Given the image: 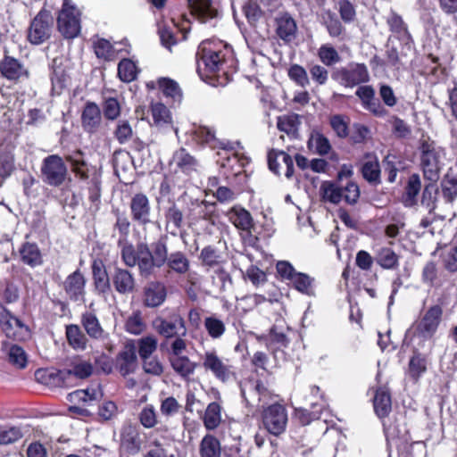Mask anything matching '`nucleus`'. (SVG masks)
I'll return each mask as SVG.
<instances>
[{
    "label": "nucleus",
    "instance_id": "36",
    "mask_svg": "<svg viewBox=\"0 0 457 457\" xmlns=\"http://www.w3.org/2000/svg\"><path fill=\"white\" fill-rule=\"evenodd\" d=\"M290 282L298 292L308 296L315 295V279L308 274L297 272Z\"/></svg>",
    "mask_w": 457,
    "mask_h": 457
},
{
    "label": "nucleus",
    "instance_id": "11",
    "mask_svg": "<svg viewBox=\"0 0 457 457\" xmlns=\"http://www.w3.org/2000/svg\"><path fill=\"white\" fill-rule=\"evenodd\" d=\"M0 76L11 82L19 83L29 78V71L25 63L4 50L0 60Z\"/></svg>",
    "mask_w": 457,
    "mask_h": 457
},
{
    "label": "nucleus",
    "instance_id": "50",
    "mask_svg": "<svg viewBox=\"0 0 457 457\" xmlns=\"http://www.w3.org/2000/svg\"><path fill=\"white\" fill-rule=\"evenodd\" d=\"M443 197L452 204L457 197V178L446 175L441 181Z\"/></svg>",
    "mask_w": 457,
    "mask_h": 457
},
{
    "label": "nucleus",
    "instance_id": "23",
    "mask_svg": "<svg viewBox=\"0 0 457 457\" xmlns=\"http://www.w3.org/2000/svg\"><path fill=\"white\" fill-rule=\"evenodd\" d=\"M187 329L181 318H173V356L189 355L193 350L190 343L182 339L180 337L185 336Z\"/></svg>",
    "mask_w": 457,
    "mask_h": 457
},
{
    "label": "nucleus",
    "instance_id": "31",
    "mask_svg": "<svg viewBox=\"0 0 457 457\" xmlns=\"http://www.w3.org/2000/svg\"><path fill=\"white\" fill-rule=\"evenodd\" d=\"M373 406L376 414L379 418H385L390 413L392 410V401L387 388L383 386L376 390Z\"/></svg>",
    "mask_w": 457,
    "mask_h": 457
},
{
    "label": "nucleus",
    "instance_id": "57",
    "mask_svg": "<svg viewBox=\"0 0 457 457\" xmlns=\"http://www.w3.org/2000/svg\"><path fill=\"white\" fill-rule=\"evenodd\" d=\"M220 254L212 245L204 247L200 253V260L204 266L213 267L220 263Z\"/></svg>",
    "mask_w": 457,
    "mask_h": 457
},
{
    "label": "nucleus",
    "instance_id": "33",
    "mask_svg": "<svg viewBox=\"0 0 457 457\" xmlns=\"http://www.w3.org/2000/svg\"><path fill=\"white\" fill-rule=\"evenodd\" d=\"M92 48L97 59L104 62L114 61L117 57L113 45L104 37H98L92 43Z\"/></svg>",
    "mask_w": 457,
    "mask_h": 457
},
{
    "label": "nucleus",
    "instance_id": "8",
    "mask_svg": "<svg viewBox=\"0 0 457 457\" xmlns=\"http://www.w3.org/2000/svg\"><path fill=\"white\" fill-rule=\"evenodd\" d=\"M332 79L345 87L353 88L369 81L368 68L363 63L350 62L333 71Z\"/></svg>",
    "mask_w": 457,
    "mask_h": 457
},
{
    "label": "nucleus",
    "instance_id": "46",
    "mask_svg": "<svg viewBox=\"0 0 457 457\" xmlns=\"http://www.w3.org/2000/svg\"><path fill=\"white\" fill-rule=\"evenodd\" d=\"M151 113L154 123L156 126H162L170 122L171 117L169 108L161 102L152 103Z\"/></svg>",
    "mask_w": 457,
    "mask_h": 457
},
{
    "label": "nucleus",
    "instance_id": "9",
    "mask_svg": "<svg viewBox=\"0 0 457 457\" xmlns=\"http://www.w3.org/2000/svg\"><path fill=\"white\" fill-rule=\"evenodd\" d=\"M86 287L87 278L79 269L66 276L61 284L66 300L78 304H83L86 302Z\"/></svg>",
    "mask_w": 457,
    "mask_h": 457
},
{
    "label": "nucleus",
    "instance_id": "2",
    "mask_svg": "<svg viewBox=\"0 0 457 457\" xmlns=\"http://www.w3.org/2000/svg\"><path fill=\"white\" fill-rule=\"evenodd\" d=\"M231 54V48L221 42L218 46L212 45L211 42H202L197 53V55L200 56L198 71H201L203 65L204 71L210 74L223 71L227 59L230 57Z\"/></svg>",
    "mask_w": 457,
    "mask_h": 457
},
{
    "label": "nucleus",
    "instance_id": "55",
    "mask_svg": "<svg viewBox=\"0 0 457 457\" xmlns=\"http://www.w3.org/2000/svg\"><path fill=\"white\" fill-rule=\"evenodd\" d=\"M156 26L162 46L171 51V29L169 21L162 18L157 21Z\"/></svg>",
    "mask_w": 457,
    "mask_h": 457
},
{
    "label": "nucleus",
    "instance_id": "27",
    "mask_svg": "<svg viewBox=\"0 0 457 457\" xmlns=\"http://www.w3.org/2000/svg\"><path fill=\"white\" fill-rule=\"evenodd\" d=\"M421 179L419 174L413 173L408 178L402 203L405 207H414L418 204V196L421 190Z\"/></svg>",
    "mask_w": 457,
    "mask_h": 457
},
{
    "label": "nucleus",
    "instance_id": "32",
    "mask_svg": "<svg viewBox=\"0 0 457 457\" xmlns=\"http://www.w3.org/2000/svg\"><path fill=\"white\" fill-rule=\"evenodd\" d=\"M65 337L69 345L74 350L83 351L87 348L88 339L77 324L65 326Z\"/></svg>",
    "mask_w": 457,
    "mask_h": 457
},
{
    "label": "nucleus",
    "instance_id": "40",
    "mask_svg": "<svg viewBox=\"0 0 457 457\" xmlns=\"http://www.w3.org/2000/svg\"><path fill=\"white\" fill-rule=\"evenodd\" d=\"M199 452L201 457H220V441L212 435H206L200 443Z\"/></svg>",
    "mask_w": 457,
    "mask_h": 457
},
{
    "label": "nucleus",
    "instance_id": "38",
    "mask_svg": "<svg viewBox=\"0 0 457 457\" xmlns=\"http://www.w3.org/2000/svg\"><path fill=\"white\" fill-rule=\"evenodd\" d=\"M387 23L390 29L395 33L397 37L404 44H408L411 40V37L408 31L407 25L403 21L402 17L395 12H392L387 19Z\"/></svg>",
    "mask_w": 457,
    "mask_h": 457
},
{
    "label": "nucleus",
    "instance_id": "16",
    "mask_svg": "<svg viewBox=\"0 0 457 457\" xmlns=\"http://www.w3.org/2000/svg\"><path fill=\"white\" fill-rule=\"evenodd\" d=\"M130 216L133 222L144 226L150 222L151 204L144 193L135 194L129 203Z\"/></svg>",
    "mask_w": 457,
    "mask_h": 457
},
{
    "label": "nucleus",
    "instance_id": "52",
    "mask_svg": "<svg viewBox=\"0 0 457 457\" xmlns=\"http://www.w3.org/2000/svg\"><path fill=\"white\" fill-rule=\"evenodd\" d=\"M15 170V157L12 152L0 153V178H9Z\"/></svg>",
    "mask_w": 457,
    "mask_h": 457
},
{
    "label": "nucleus",
    "instance_id": "41",
    "mask_svg": "<svg viewBox=\"0 0 457 457\" xmlns=\"http://www.w3.org/2000/svg\"><path fill=\"white\" fill-rule=\"evenodd\" d=\"M221 407L216 403L212 402L208 404L204 415V424L208 430L215 429L221 421Z\"/></svg>",
    "mask_w": 457,
    "mask_h": 457
},
{
    "label": "nucleus",
    "instance_id": "42",
    "mask_svg": "<svg viewBox=\"0 0 457 457\" xmlns=\"http://www.w3.org/2000/svg\"><path fill=\"white\" fill-rule=\"evenodd\" d=\"M102 394L96 389L76 390L69 394V400L73 403H82L83 406L89 405L96 401Z\"/></svg>",
    "mask_w": 457,
    "mask_h": 457
},
{
    "label": "nucleus",
    "instance_id": "39",
    "mask_svg": "<svg viewBox=\"0 0 457 457\" xmlns=\"http://www.w3.org/2000/svg\"><path fill=\"white\" fill-rule=\"evenodd\" d=\"M137 67L136 63L129 58H123L118 63L117 74L119 79L125 83H129L137 79Z\"/></svg>",
    "mask_w": 457,
    "mask_h": 457
},
{
    "label": "nucleus",
    "instance_id": "1",
    "mask_svg": "<svg viewBox=\"0 0 457 457\" xmlns=\"http://www.w3.org/2000/svg\"><path fill=\"white\" fill-rule=\"evenodd\" d=\"M113 213L116 216L113 228L120 235L117 245L120 248L122 261L129 267L137 265L140 275L148 278L154 272L155 268H161L168 261L167 237H160L150 247L144 243L137 244V247H134L127 241L130 221L120 213L119 209L113 211Z\"/></svg>",
    "mask_w": 457,
    "mask_h": 457
},
{
    "label": "nucleus",
    "instance_id": "17",
    "mask_svg": "<svg viewBox=\"0 0 457 457\" xmlns=\"http://www.w3.org/2000/svg\"><path fill=\"white\" fill-rule=\"evenodd\" d=\"M65 62L62 57H55L52 61L50 74L52 90L57 94H61L67 88L71 81L69 69Z\"/></svg>",
    "mask_w": 457,
    "mask_h": 457
},
{
    "label": "nucleus",
    "instance_id": "15",
    "mask_svg": "<svg viewBox=\"0 0 457 457\" xmlns=\"http://www.w3.org/2000/svg\"><path fill=\"white\" fill-rule=\"evenodd\" d=\"M203 366L223 383L228 381L234 375L231 366L220 358L214 351H208L204 353L203 357Z\"/></svg>",
    "mask_w": 457,
    "mask_h": 457
},
{
    "label": "nucleus",
    "instance_id": "26",
    "mask_svg": "<svg viewBox=\"0 0 457 457\" xmlns=\"http://www.w3.org/2000/svg\"><path fill=\"white\" fill-rule=\"evenodd\" d=\"M443 309L436 304L431 306L419 324V329L427 337H431L436 331L441 321Z\"/></svg>",
    "mask_w": 457,
    "mask_h": 457
},
{
    "label": "nucleus",
    "instance_id": "24",
    "mask_svg": "<svg viewBox=\"0 0 457 457\" xmlns=\"http://www.w3.org/2000/svg\"><path fill=\"white\" fill-rule=\"evenodd\" d=\"M93 284L99 295H105L111 291V278L102 260L96 259L91 264Z\"/></svg>",
    "mask_w": 457,
    "mask_h": 457
},
{
    "label": "nucleus",
    "instance_id": "34",
    "mask_svg": "<svg viewBox=\"0 0 457 457\" xmlns=\"http://www.w3.org/2000/svg\"><path fill=\"white\" fill-rule=\"evenodd\" d=\"M3 347L8 348L7 360L9 363L19 370H23L27 367L28 355L21 346L4 342Z\"/></svg>",
    "mask_w": 457,
    "mask_h": 457
},
{
    "label": "nucleus",
    "instance_id": "20",
    "mask_svg": "<svg viewBox=\"0 0 457 457\" xmlns=\"http://www.w3.org/2000/svg\"><path fill=\"white\" fill-rule=\"evenodd\" d=\"M112 284L120 295L132 294L136 289V280L133 274L120 267H115L111 277Z\"/></svg>",
    "mask_w": 457,
    "mask_h": 457
},
{
    "label": "nucleus",
    "instance_id": "54",
    "mask_svg": "<svg viewBox=\"0 0 457 457\" xmlns=\"http://www.w3.org/2000/svg\"><path fill=\"white\" fill-rule=\"evenodd\" d=\"M121 108L116 97H107L103 103V112L106 120H115L120 115Z\"/></svg>",
    "mask_w": 457,
    "mask_h": 457
},
{
    "label": "nucleus",
    "instance_id": "12",
    "mask_svg": "<svg viewBox=\"0 0 457 457\" xmlns=\"http://www.w3.org/2000/svg\"><path fill=\"white\" fill-rule=\"evenodd\" d=\"M0 326L5 336L13 341H23L25 339L23 332L28 334L29 328L21 319L13 315L0 302Z\"/></svg>",
    "mask_w": 457,
    "mask_h": 457
},
{
    "label": "nucleus",
    "instance_id": "43",
    "mask_svg": "<svg viewBox=\"0 0 457 457\" xmlns=\"http://www.w3.org/2000/svg\"><path fill=\"white\" fill-rule=\"evenodd\" d=\"M88 200L91 203L89 211L96 214L100 210L101 204V181L97 178H93L88 183Z\"/></svg>",
    "mask_w": 457,
    "mask_h": 457
},
{
    "label": "nucleus",
    "instance_id": "64",
    "mask_svg": "<svg viewBox=\"0 0 457 457\" xmlns=\"http://www.w3.org/2000/svg\"><path fill=\"white\" fill-rule=\"evenodd\" d=\"M444 267L449 272L457 271V246L450 247L442 254Z\"/></svg>",
    "mask_w": 457,
    "mask_h": 457
},
{
    "label": "nucleus",
    "instance_id": "19",
    "mask_svg": "<svg viewBox=\"0 0 457 457\" xmlns=\"http://www.w3.org/2000/svg\"><path fill=\"white\" fill-rule=\"evenodd\" d=\"M137 364L136 347L133 344H127L115 358V366L122 377H126L136 370Z\"/></svg>",
    "mask_w": 457,
    "mask_h": 457
},
{
    "label": "nucleus",
    "instance_id": "30",
    "mask_svg": "<svg viewBox=\"0 0 457 457\" xmlns=\"http://www.w3.org/2000/svg\"><path fill=\"white\" fill-rule=\"evenodd\" d=\"M80 322L90 338L99 340L105 337V332L94 312H86L82 313Z\"/></svg>",
    "mask_w": 457,
    "mask_h": 457
},
{
    "label": "nucleus",
    "instance_id": "18",
    "mask_svg": "<svg viewBox=\"0 0 457 457\" xmlns=\"http://www.w3.org/2000/svg\"><path fill=\"white\" fill-rule=\"evenodd\" d=\"M35 378L39 383L50 387L67 386V379H70V371L54 368L38 369L35 372Z\"/></svg>",
    "mask_w": 457,
    "mask_h": 457
},
{
    "label": "nucleus",
    "instance_id": "51",
    "mask_svg": "<svg viewBox=\"0 0 457 457\" xmlns=\"http://www.w3.org/2000/svg\"><path fill=\"white\" fill-rule=\"evenodd\" d=\"M318 56L326 66H332L340 62L341 57L337 51L330 45H322L318 50Z\"/></svg>",
    "mask_w": 457,
    "mask_h": 457
},
{
    "label": "nucleus",
    "instance_id": "22",
    "mask_svg": "<svg viewBox=\"0 0 457 457\" xmlns=\"http://www.w3.org/2000/svg\"><path fill=\"white\" fill-rule=\"evenodd\" d=\"M102 122L101 110L94 102H87L81 113V125L85 132L96 133Z\"/></svg>",
    "mask_w": 457,
    "mask_h": 457
},
{
    "label": "nucleus",
    "instance_id": "6",
    "mask_svg": "<svg viewBox=\"0 0 457 457\" xmlns=\"http://www.w3.org/2000/svg\"><path fill=\"white\" fill-rule=\"evenodd\" d=\"M40 176L42 181L47 186L59 187L67 179V165L60 155L50 154L42 161Z\"/></svg>",
    "mask_w": 457,
    "mask_h": 457
},
{
    "label": "nucleus",
    "instance_id": "14",
    "mask_svg": "<svg viewBox=\"0 0 457 457\" xmlns=\"http://www.w3.org/2000/svg\"><path fill=\"white\" fill-rule=\"evenodd\" d=\"M142 443L137 425L128 423L121 427L119 446L120 454L128 456L137 455L141 451Z\"/></svg>",
    "mask_w": 457,
    "mask_h": 457
},
{
    "label": "nucleus",
    "instance_id": "45",
    "mask_svg": "<svg viewBox=\"0 0 457 457\" xmlns=\"http://www.w3.org/2000/svg\"><path fill=\"white\" fill-rule=\"evenodd\" d=\"M375 259L378 264L386 270L395 269L398 265V256L387 247L380 248L377 252Z\"/></svg>",
    "mask_w": 457,
    "mask_h": 457
},
{
    "label": "nucleus",
    "instance_id": "29",
    "mask_svg": "<svg viewBox=\"0 0 457 457\" xmlns=\"http://www.w3.org/2000/svg\"><path fill=\"white\" fill-rule=\"evenodd\" d=\"M166 288L160 282H151L144 289V304L146 307H157L166 298Z\"/></svg>",
    "mask_w": 457,
    "mask_h": 457
},
{
    "label": "nucleus",
    "instance_id": "59",
    "mask_svg": "<svg viewBox=\"0 0 457 457\" xmlns=\"http://www.w3.org/2000/svg\"><path fill=\"white\" fill-rule=\"evenodd\" d=\"M176 160L178 167L187 173L195 170V167L196 166L195 159L189 154L186 153L184 148H181L176 153Z\"/></svg>",
    "mask_w": 457,
    "mask_h": 457
},
{
    "label": "nucleus",
    "instance_id": "58",
    "mask_svg": "<svg viewBox=\"0 0 457 457\" xmlns=\"http://www.w3.org/2000/svg\"><path fill=\"white\" fill-rule=\"evenodd\" d=\"M157 348V340L153 337H145L138 340V354L141 360L152 356Z\"/></svg>",
    "mask_w": 457,
    "mask_h": 457
},
{
    "label": "nucleus",
    "instance_id": "53",
    "mask_svg": "<svg viewBox=\"0 0 457 457\" xmlns=\"http://www.w3.org/2000/svg\"><path fill=\"white\" fill-rule=\"evenodd\" d=\"M323 23L326 26L329 36L332 37H339L344 31V27L341 21L338 20L337 15L331 12H327L323 16Z\"/></svg>",
    "mask_w": 457,
    "mask_h": 457
},
{
    "label": "nucleus",
    "instance_id": "4",
    "mask_svg": "<svg viewBox=\"0 0 457 457\" xmlns=\"http://www.w3.org/2000/svg\"><path fill=\"white\" fill-rule=\"evenodd\" d=\"M321 200L325 203L338 204L344 200L347 204L353 205L360 198V188L354 182H348L341 187L333 181H323L320 187Z\"/></svg>",
    "mask_w": 457,
    "mask_h": 457
},
{
    "label": "nucleus",
    "instance_id": "48",
    "mask_svg": "<svg viewBox=\"0 0 457 457\" xmlns=\"http://www.w3.org/2000/svg\"><path fill=\"white\" fill-rule=\"evenodd\" d=\"M300 125L301 116L298 114H291L283 118L279 117L278 120V129L287 135H295Z\"/></svg>",
    "mask_w": 457,
    "mask_h": 457
},
{
    "label": "nucleus",
    "instance_id": "21",
    "mask_svg": "<svg viewBox=\"0 0 457 457\" xmlns=\"http://www.w3.org/2000/svg\"><path fill=\"white\" fill-rule=\"evenodd\" d=\"M269 169L276 175H280L279 169L285 166V176L291 179L294 174V162L292 157L284 151L271 149L268 153Z\"/></svg>",
    "mask_w": 457,
    "mask_h": 457
},
{
    "label": "nucleus",
    "instance_id": "25",
    "mask_svg": "<svg viewBox=\"0 0 457 457\" xmlns=\"http://www.w3.org/2000/svg\"><path fill=\"white\" fill-rule=\"evenodd\" d=\"M19 255L21 262L30 268L40 266L44 262L42 253L35 242L22 243L19 248Z\"/></svg>",
    "mask_w": 457,
    "mask_h": 457
},
{
    "label": "nucleus",
    "instance_id": "62",
    "mask_svg": "<svg viewBox=\"0 0 457 457\" xmlns=\"http://www.w3.org/2000/svg\"><path fill=\"white\" fill-rule=\"evenodd\" d=\"M145 87L148 90L158 89L166 97L171 96V79L170 78L162 77L156 81H147Z\"/></svg>",
    "mask_w": 457,
    "mask_h": 457
},
{
    "label": "nucleus",
    "instance_id": "3",
    "mask_svg": "<svg viewBox=\"0 0 457 457\" xmlns=\"http://www.w3.org/2000/svg\"><path fill=\"white\" fill-rule=\"evenodd\" d=\"M420 165L423 177L428 181H437L444 166V151L429 138L421 139L419 146Z\"/></svg>",
    "mask_w": 457,
    "mask_h": 457
},
{
    "label": "nucleus",
    "instance_id": "44",
    "mask_svg": "<svg viewBox=\"0 0 457 457\" xmlns=\"http://www.w3.org/2000/svg\"><path fill=\"white\" fill-rule=\"evenodd\" d=\"M195 363L191 361L188 355L173 356V370L183 378H187L194 373Z\"/></svg>",
    "mask_w": 457,
    "mask_h": 457
},
{
    "label": "nucleus",
    "instance_id": "10",
    "mask_svg": "<svg viewBox=\"0 0 457 457\" xmlns=\"http://www.w3.org/2000/svg\"><path fill=\"white\" fill-rule=\"evenodd\" d=\"M262 423L267 431L274 436L282 434L287 424V412L279 403H273L264 408L262 414Z\"/></svg>",
    "mask_w": 457,
    "mask_h": 457
},
{
    "label": "nucleus",
    "instance_id": "49",
    "mask_svg": "<svg viewBox=\"0 0 457 457\" xmlns=\"http://www.w3.org/2000/svg\"><path fill=\"white\" fill-rule=\"evenodd\" d=\"M113 136L120 145H124L133 139L134 132L129 121L128 120H120L113 131Z\"/></svg>",
    "mask_w": 457,
    "mask_h": 457
},
{
    "label": "nucleus",
    "instance_id": "63",
    "mask_svg": "<svg viewBox=\"0 0 457 457\" xmlns=\"http://www.w3.org/2000/svg\"><path fill=\"white\" fill-rule=\"evenodd\" d=\"M194 132L200 141L210 145V146L213 148L220 145L217 138L215 137L214 130L211 128L200 126Z\"/></svg>",
    "mask_w": 457,
    "mask_h": 457
},
{
    "label": "nucleus",
    "instance_id": "56",
    "mask_svg": "<svg viewBox=\"0 0 457 457\" xmlns=\"http://www.w3.org/2000/svg\"><path fill=\"white\" fill-rule=\"evenodd\" d=\"M392 132L397 138H408L411 135V128L406 121L397 116H393L390 120Z\"/></svg>",
    "mask_w": 457,
    "mask_h": 457
},
{
    "label": "nucleus",
    "instance_id": "35",
    "mask_svg": "<svg viewBox=\"0 0 457 457\" xmlns=\"http://www.w3.org/2000/svg\"><path fill=\"white\" fill-rule=\"evenodd\" d=\"M437 181H429L422 190L420 204L426 207L429 213L433 212L436 208L439 188Z\"/></svg>",
    "mask_w": 457,
    "mask_h": 457
},
{
    "label": "nucleus",
    "instance_id": "60",
    "mask_svg": "<svg viewBox=\"0 0 457 457\" xmlns=\"http://www.w3.org/2000/svg\"><path fill=\"white\" fill-rule=\"evenodd\" d=\"M330 126L340 138H345L348 136V120L341 114H335L330 117Z\"/></svg>",
    "mask_w": 457,
    "mask_h": 457
},
{
    "label": "nucleus",
    "instance_id": "7",
    "mask_svg": "<svg viewBox=\"0 0 457 457\" xmlns=\"http://www.w3.org/2000/svg\"><path fill=\"white\" fill-rule=\"evenodd\" d=\"M58 31L65 39L77 37L81 30L80 13L69 0H64L56 19Z\"/></svg>",
    "mask_w": 457,
    "mask_h": 457
},
{
    "label": "nucleus",
    "instance_id": "5",
    "mask_svg": "<svg viewBox=\"0 0 457 457\" xmlns=\"http://www.w3.org/2000/svg\"><path fill=\"white\" fill-rule=\"evenodd\" d=\"M54 28L52 12L43 7L32 19L27 30V40L39 46L50 39Z\"/></svg>",
    "mask_w": 457,
    "mask_h": 457
},
{
    "label": "nucleus",
    "instance_id": "47",
    "mask_svg": "<svg viewBox=\"0 0 457 457\" xmlns=\"http://www.w3.org/2000/svg\"><path fill=\"white\" fill-rule=\"evenodd\" d=\"M204 328L212 339L220 338L225 331V323L216 316H209L204 319Z\"/></svg>",
    "mask_w": 457,
    "mask_h": 457
},
{
    "label": "nucleus",
    "instance_id": "13",
    "mask_svg": "<svg viewBox=\"0 0 457 457\" xmlns=\"http://www.w3.org/2000/svg\"><path fill=\"white\" fill-rule=\"evenodd\" d=\"M191 14L201 23L215 27L221 17L217 3L213 0H188Z\"/></svg>",
    "mask_w": 457,
    "mask_h": 457
},
{
    "label": "nucleus",
    "instance_id": "37",
    "mask_svg": "<svg viewBox=\"0 0 457 457\" xmlns=\"http://www.w3.org/2000/svg\"><path fill=\"white\" fill-rule=\"evenodd\" d=\"M230 220L242 230H250L253 227V218L248 211L241 207H233L230 211Z\"/></svg>",
    "mask_w": 457,
    "mask_h": 457
},
{
    "label": "nucleus",
    "instance_id": "28",
    "mask_svg": "<svg viewBox=\"0 0 457 457\" xmlns=\"http://www.w3.org/2000/svg\"><path fill=\"white\" fill-rule=\"evenodd\" d=\"M276 33L285 43H290L295 38L296 22L289 14L285 13L276 18Z\"/></svg>",
    "mask_w": 457,
    "mask_h": 457
},
{
    "label": "nucleus",
    "instance_id": "61",
    "mask_svg": "<svg viewBox=\"0 0 457 457\" xmlns=\"http://www.w3.org/2000/svg\"><path fill=\"white\" fill-rule=\"evenodd\" d=\"M145 325L139 312H134L125 322V329L127 332L138 335L144 331Z\"/></svg>",
    "mask_w": 457,
    "mask_h": 457
}]
</instances>
